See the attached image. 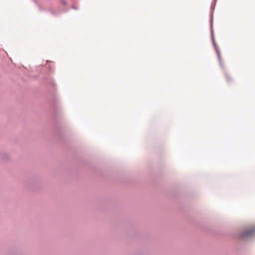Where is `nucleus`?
I'll use <instances>...</instances> for the list:
<instances>
[{
	"label": "nucleus",
	"mask_w": 255,
	"mask_h": 255,
	"mask_svg": "<svg viewBox=\"0 0 255 255\" xmlns=\"http://www.w3.org/2000/svg\"><path fill=\"white\" fill-rule=\"evenodd\" d=\"M254 231V230L253 229H247L243 233L242 238H244L245 237H248L252 236V235H253Z\"/></svg>",
	"instance_id": "f257e3e1"
}]
</instances>
